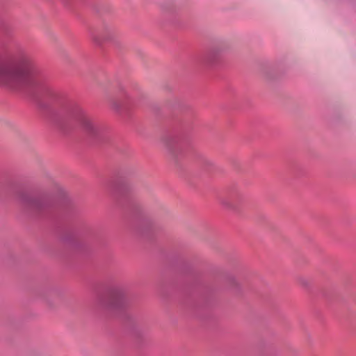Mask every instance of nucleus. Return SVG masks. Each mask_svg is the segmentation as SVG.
I'll return each instance as SVG.
<instances>
[{"label": "nucleus", "instance_id": "39448f33", "mask_svg": "<svg viewBox=\"0 0 356 356\" xmlns=\"http://www.w3.org/2000/svg\"><path fill=\"white\" fill-rule=\"evenodd\" d=\"M124 300V291L121 289H114L109 292L106 305L111 307H119L123 304Z\"/></svg>", "mask_w": 356, "mask_h": 356}, {"label": "nucleus", "instance_id": "423d86ee", "mask_svg": "<svg viewBox=\"0 0 356 356\" xmlns=\"http://www.w3.org/2000/svg\"><path fill=\"white\" fill-rule=\"evenodd\" d=\"M79 120L86 131L90 133L95 132V123L90 117L86 114H83Z\"/></svg>", "mask_w": 356, "mask_h": 356}, {"label": "nucleus", "instance_id": "7ed1b4c3", "mask_svg": "<svg viewBox=\"0 0 356 356\" xmlns=\"http://www.w3.org/2000/svg\"><path fill=\"white\" fill-rule=\"evenodd\" d=\"M31 76L29 68H0V84L12 86L23 83Z\"/></svg>", "mask_w": 356, "mask_h": 356}, {"label": "nucleus", "instance_id": "0eeeda50", "mask_svg": "<svg viewBox=\"0 0 356 356\" xmlns=\"http://www.w3.org/2000/svg\"><path fill=\"white\" fill-rule=\"evenodd\" d=\"M174 4H175L174 0H167L166 1L162 2L161 3V6L164 10L169 12V13H172L173 10H172L171 6H172Z\"/></svg>", "mask_w": 356, "mask_h": 356}, {"label": "nucleus", "instance_id": "f03ea898", "mask_svg": "<svg viewBox=\"0 0 356 356\" xmlns=\"http://www.w3.org/2000/svg\"><path fill=\"white\" fill-rule=\"evenodd\" d=\"M218 47L210 51L201 54L196 57L197 65L211 66H223L231 64L232 58L226 54L230 48L229 42L223 38L217 40Z\"/></svg>", "mask_w": 356, "mask_h": 356}, {"label": "nucleus", "instance_id": "f257e3e1", "mask_svg": "<svg viewBox=\"0 0 356 356\" xmlns=\"http://www.w3.org/2000/svg\"><path fill=\"white\" fill-rule=\"evenodd\" d=\"M88 34L98 47H102L104 42L110 43L116 51H120L124 47L122 33L110 20H102L95 28L90 29Z\"/></svg>", "mask_w": 356, "mask_h": 356}, {"label": "nucleus", "instance_id": "20e7f679", "mask_svg": "<svg viewBox=\"0 0 356 356\" xmlns=\"http://www.w3.org/2000/svg\"><path fill=\"white\" fill-rule=\"evenodd\" d=\"M15 25V19L9 12L8 0H0V33L5 36H10Z\"/></svg>", "mask_w": 356, "mask_h": 356}]
</instances>
